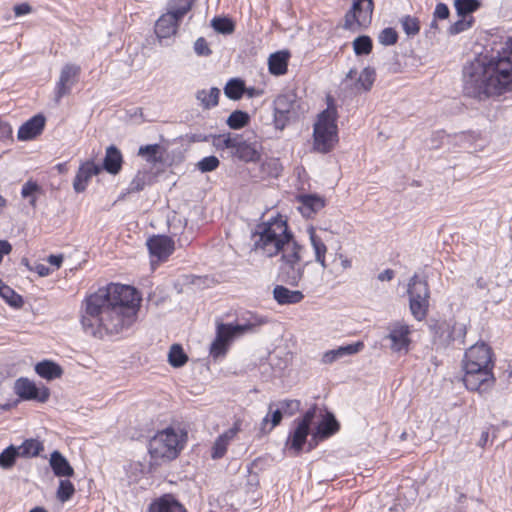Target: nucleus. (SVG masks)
Returning <instances> with one entry per match:
<instances>
[{"label":"nucleus","mask_w":512,"mask_h":512,"mask_svg":"<svg viewBox=\"0 0 512 512\" xmlns=\"http://www.w3.org/2000/svg\"><path fill=\"white\" fill-rule=\"evenodd\" d=\"M338 114L335 106L328 107L317 114L313 124V150L318 153L332 151L339 142Z\"/></svg>","instance_id":"7"},{"label":"nucleus","mask_w":512,"mask_h":512,"mask_svg":"<svg viewBox=\"0 0 512 512\" xmlns=\"http://www.w3.org/2000/svg\"><path fill=\"white\" fill-rule=\"evenodd\" d=\"M279 269L291 284H297L303 277L306 263L303 262V248L294 238L280 250Z\"/></svg>","instance_id":"9"},{"label":"nucleus","mask_w":512,"mask_h":512,"mask_svg":"<svg viewBox=\"0 0 512 512\" xmlns=\"http://www.w3.org/2000/svg\"><path fill=\"white\" fill-rule=\"evenodd\" d=\"M141 297L129 285L111 283L87 294L79 321L85 334L103 339L128 330L137 319Z\"/></svg>","instance_id":"1"},{"label":"nucleus","mask_w":512,"mask_h":512,"mask_svg":"<svg viewBox=\"0 0 512 512\" xmlns=\"http://www.w3.org/2000/svg\"><path fill=\"white\" fill-rule=\"evenodd\" d=\"M32 450V438L26 439L20 446L10 445L0 453V467L9 469L18 457L28 458Z\"/></svg>","instance_id":"16"},{"label":"nucleus","mask_w":512,"mask_h":512,"mask_svg":"<svg viewBox=\"0 0 512 512\" xmlns=\"http://www.w3.org/2000/svg\"><path fill=\"white\" fill-rule=\"evenodd\" d=\"M102 170V167L96 164L94 161L83 162L76 173L73 181V188L77 193L84 192L88 186L90 179L98 175Z\"/></svg>","instance_id":"19"},{"label":"nucleus","mask_w":512,"mask_h":512,"mask_svg":"<svg viewBox=\"0 0 512 512\" xmlns=\"http://www.w3.org/2000/svg\"><path fill=\"white\" fill-rule=\"evenodd\" d=\"M316 409H309L302 418L294 420L293 428L291 429L288 439L286 441V447L292 450L295 454L300 453L302 450L308 435L311 433V424L315 417Z\"/></svg>","instance_id":"11"},{"label":"nucleus","mask_w":512,"mask_h":512,"mask_svg":"<svg viewBox=\"0 0 512 512\" xmlns=\"http://www.w3.org/2000/svg\"><path fill=\"white\" fill-rule=\"evenodd\" d=\"M249 119L250 117L248 113L241 110H236L232 112L228 117L227 125L232 129H240L248 124Z\"/></svg>","instance_id":"42"},{"label":"nucleus","mask_w":512,"mask_h":512,"mask_svg":"<svg viewBox=\"0 0 512 512\" xmlns=\"http://www.w3.org/2000/svg\"><path fill=\"white\" fill-rule=\"evenodd\" d=\"M151 257L158 261L166 260L174 251V242L167 236H154L147 241ZM154 262V260H152Z\"/></svg>","instance_id":"17"},{"label":"nucleus","mask_w":512,"mask_h":512,"mask_svg":"<svg viewBox=\"0 0 512 512\" xmlns=\"http://www.w3.org/2000/svg\"><path fill=\"white\" fill-rule=\"evenodd\" d=\"M194 49H195V52L201 56H206L211 53V50L209 49L206 40L203 38H199L196 40V42L194 44Z\"/></svg>","instance_id":"56"},{"label":"nucleus","mask_w":512,"mask_h":512,"mask_svg":"<svg viewBox=\"0 0 512 512\" xmlns=\"http://www.w3.org/2000/svg\"><path fill=\"white\" fill-rule=\"evenodd\" d=\"M480 7V0H454V8L458 16H471Z\"/></svg>","instance_id":"40"},{"label":"nucleus","mask_w":512,"mask_h":512,"mask_svg":"<svg viewBox=\"0 0 512 512\" xmlns=\"http://www.w3.org/2000/svg\"><path fill=\"white\" fill-rule=\"evenodd\" d=\"M49 465L55 476L70 478L74 475V469L69 461L59 451H53L49 458Z\"/></svg>","instance_id":"27"},{"label":"nucleus","mask_w":512,"mask_h":512,"mask_svg":"<svg viewBox=\"0 0 512 512\" xmlns=\"http://www.w3.org/2000/svg\"><path fill=\"white\" fill-rule=\"evenodd\" d=\"M212 27L222 34H230L234 31V23L228 18H214Z\"/></svg>","instance_id":"49"},{"label":"nucleus","mask_w":512,"mask_h":512,"mask_svg":"<svg viewBox=\"0 0 512 512\" xmlns=\"http://www.w3.org/2000/svg\"><path fill=\"white\" fill-rule=\"evenodd\" d=\"M299 210L305 217H311L326 204L325 199L315 194H304L297 197Z\"/></svg>","instance_id":"24"},{"label":"nucleus","mask_w":512,"mask_h":512,"mask_svg":"<svg viewBox=\"0 0 512 512\" xmlns=\"http://www.w3.org/2000/svg\"><path fill=\"white\" fill-rule=\"evenodd\" d=\"M373 0H352L351 9L345 15V27L350 30L365 28L371 23Z\"/></svg>","instance_id":"12"},{"label":"nucleus","mask_w":512,"mask_h":512,"mask_svg":"<svg viewBox=\"0 0 512 512\" xmlns=\"http://www.w3.org/2000/svg\"><path fill=\"white\" fill-rule=\"evenodd\" d=\"M244 94L248 98H256L262 96L264 94V90L257 87H245Z\"/></svg>","instance_id":"62"},{"label":"nucleus","mask_w":512,"mask_h":512,"mask_svg":"<svg viewBox=\"0 0 512 512\" xmlns=\"http://www.w3.org/2000/svg\"><path fill=\"white\" fill-rule=\"evenodd\" d=\"M292 237L286 218L278 214L257 226L253 235V249L260 255L274 257Z\"/></svg>","instance_id":"5"},{"label":"nucleus","mask_w":512,"mask_h":512,"mask_svg":"<svg viewBox=\"0 0 512 512\" xmlns=\"http://www.w3.org/2000/svg\"><path fill=\"white\" fill-rule=\"evenodd\" d=\"M244 91V81L238 78L230 79L224 87V94L232 100H239L244 95Z\"/></svg>","instance_id":"38"},{"label":"nucleus","mask_w":512,"mask_h":512,"mask_svg":"<svg viewBox=\"0 0 512 512\" xmlns=\"http://www.w3.org/2000/svg\"><path fill=\"white\" fill-rule=\"evenodd\" d=\"M168 145L166 142L143 145L138 150V155L152 165L162 164L167 158Z\"/></svg>","instance_id":"21"},{"label":"nucleus","mask_w":512,"mask_h":512,"mask_svg":"<svg viewBox=\"0 0 512 512\" xmlns=\"http://www.w3.org/2000/svg\"><path fill=\"white\" fill-rule=\"evenodd\" d=\"M339 430V423L331 413L322 415V419L312 432V438L315 441L323 440L335 434Z\"/></svg>","instance_id":"25"},{"label":"nucleus","mask_w":512,"mask_h":512,"mask_svg":"<svg viewBox=\"0 0 512 512\" xmlns=\"http://www.w3.org/2000/svg\"><path fill=\"white\" fill-rule=\"evenodd\" d=\"M232 154L245 162H254L260 157L257 148L253 144L243 141L238 135Z\"/></svg>","instance_id":"29"},{"label":"nucleus","mask_w":512,"mask_h":512,"mask_svg":"<svg viewBox=\"0 0 512 512\" xmlns=\"http://www.w3.org/2000/svg\"><path fill=\"white\" fill-rule=\"evenodd\" d=\"M236 139L237 135H218L214 137L213 145L219 150L230 149L231 152H233L234 146L236 145Z\"/></svg>","instance_id":"45"},{"label":"nucleus","mask_w":512,"mask_h":512,"mask_svg":"<svg viewBox=\"0 0 512 512\" xmlns=\"http://www.w3.org/2000/svg\"><path fill=\"white\" fill-rule=\"evenodd\" d=\"M460 19L454 22L448 29L449 34L456 35L470 29L474 23L473 16H459Z\"/></svg>","instance_id":"43"},{"label":"nucleus","mask_w":512,"mask_h":512,"mask_svg":"<svg viewBox=\"0 0 512 512\" xmlns=\"http://www.w3.org/2000/svg\"><path fill=\"white\" fill-rule=\"evenodd\" d=\"M63 255L62 254H58V255H50L48 258H47V262L49 263V267L53 270V272L57 269H59L63 263Z\"/></svg>","instance_id":"59"},{"label":"nucleus","mask_w":512,"mask_h":512,"mask_svg":"<svg viewBox=\"0 0 512 512\" xmlns=\"http://www.w3.org/2000/svg\"><path fill=\"white\" fill-rule=\"evenodd\" d=\"M15 392L16 394L27 400L32 399V381L28 378H19L15 382Z\"/></svg>","instance_id":"44"},{"label":"nucleus","mask_w":512,"mask_h":512,"mask_svg":"<svg viewBox=\"0 0 512 512\" xmlns=\"http://www.w3.org/2000/svg\"><path fill=\"white\" fill-rule=\"evenodd\" d=\"M242 422L241 420H236L233 425L222 432L213 442L211 447V457L213 459L222 458L228 449L230 443L235 439L237 434L241 431Z\"/></svg>","instance_id":"15"},{"label":"nucleus","mask_w":512,"mask_h":512,"mask_svg":"<svg viewBox=\"0 0 512 512\" xmlns=\"http://www.w3.org/2000/svg\"><path fill=\"white\" fill-rule=\"evenodd\" d=\"M220 90L216 87L197 91L196 99L204 109H211L218 105Z\"/></svg>","instance_id":"34"},{"label":"nucleus","mask_w":512,"mask_h":512,"mask_svg":"<svg viewBox=\"0 0 512 512\" xmlns=\"http://www.w3.org/2000/svg\"><path fill=\"white\" fill-rule=\"evenodd\" d=\"M180 20L173 14L167 12L163 14L155 24V33L159 40L167 39L176 34L178 22Z\"/></svg>","instance_id":"23"},{"label":"nucleus","mask_w":512,"mask_h":512,"mask_svg":"<svg viewBox=\"0 0 512 512\" xmlns=\"http://www.w3.org/2000/svg\"><path fill=\"white\" fill-rule=\"evenodd\" d=\"M220 162L216 156H207L197 163V167L201 172H211L218 168Z\"/></svg>","instance_id":"50"},{"label":"nucleus","mask_w":512,"mask_h":512,"mask_svg":"<svg viewBox=\"0 0 512 512\" xmlns=\"http://www.w3.org/2000/svg\"><path fill=\"white\" fill-rule=\"evenodd\" d=\"M353 49L357 55H367L372 50V40L368 36H359L353 41Z\"/></svg>","instance_id":"46"},{"label":"nucleus","mask_w":512,"mask_h":512,"mask_svg":"<svg viewBox=\"0 0 512 512\" xmlns=\"http://www.w3.org/2000/svg\"><path fill=\"white\" fill-rule=\"evenodd\" d=\"M144 473V465L140 462H131L126 467V475L130 483H137Z\"/></svg>","instance_id":"47"},{"label":"nucleus","mask_w":512,"mask_h":512,"mask_svg":"<svg viewBox=\"0 0 512 512\" xmlns=\"http://www.w3.org/2000/svg\"><path fill=\"white\" fill-rule=\"evenodd\" d=\"M17 137L19 140L32 139V118L26 120V122L19 128Z\"/></svg>","instance_id":"53"},{"label":"nucleus","mask_w":512,"mask_h":512,"mask_svg":"<svg viewBox=\"0 0 512 512\" xmlns=\"http://www.w3.org/2000/svg\"><path fill=\"white\" fill-rule=\"evenodd\" d=\"M12 135V128L0 118V140L8 139Z\"/></svg>","instance_id":"60"},{"label":"nucleus","mask_w":512,"mask_h":512,"mask_svg":"<svg viewBox=\"0 0 512 512\" xmlns=\"http://www.w3.org/2000/svg\"><path fill=\"white\" fill-rule=\"evenodd\" d=\"M378 41L382 45H392L397 41V33L393 28H385L378 35Z\"/></svg>","instance_id":"51"},{"label":"nucleus","mask_w":512,"mask_h":512,"mask_svg":"<svg viewBox=\"0 0 512 512\" xmlns=\"http://www.w3.org/2000/svg\"><path fill=\"white\" fill-rule=\"evenodd\" d=\"M34 271L41 277L48 276L53 272V270L49 266L43 263L36 264L34 266Z\"/></svg>","instance_id":"61"},{"label":"nucleus","mask_w":512,"mask_h":512,"mask_svg":"<svg viewBox=\"0 0 512 512\" xmlns=\"http://www.w3.org/2000/svg\"><path fill=\"white\" fill-rule=\"evenodd\" d=\"M265 323H267V319L257 315H250V317L243 323H219L216 327V337L210 345V356L213 359L224 357L231 342L235 338L252 332L256 327L264 325Z\"/></svg>","instance_id":"8"},{"label":"nucleus","mask_w":512,"mask_h":512,"mask_svg":"<svg viewBox=\"0 0 512 512\" xmlns=\"http://www.w3.org/2000/svg\"><path fill=\"white\" fill-rule=\"evenodd\" d=\"M133 190H142L145 186L144 174H138L131 183Z\"/></svg>","instance_id":"64"},{"label":"nucleus","mask_w":512,"mask_h":512,"mask_svg":"<svg viewBox=\"0 0 512 512\" xmlns=\"http://www.w3.org/2000/svg\"><path fill=\"white\" fill-rule=\"evenodd\" d=\"M283 416L282 409L275 404H270L268 407V413L263 418L261 422V430L264 433H269L274 429L277 425L280 424Z\"/></svg>","instance_id":"32"},{"label":"nucleus","mask_w":512,"mask_h":512,"mask_svg":"<svg viewBox=\"0 0 512 512\" xmlns=\"http://www.w3.org/2000/svg\"><path fill=\"white\" fill-rule=\"evenodd\" d=\"M364 343L357 341L355 343L339 346L336 349L325 351L321 356V363L324 365L333 364L343 358L355 355L362 351Z\"/></svg>","instance_id":"18"},{"label":"nucleus","mask_w":512,"mask_h":512,"mask_svg":"<svg viewBox=\"0 0 512 512\" xmlns=\"http://www.w3.org/2000/svg\"><path fill=\"white\" fill-rule=\"evenodd\" d=\"M438 333L443 341L450 342L463 338L466 334V326L454 319L444 321L438 326Z\"/></svg>","instance_id":"26"},{"label":"nucleus","mask_w":512,"mask_h":512,"mask_svg":"<svg viewBox=\"0 0 512 512\" xmlns=\"http://www.w3.org/2000/svg\"><path fill=\"white\" fill-rule=\"evenodd\" d=\"M289 57V52L285 50L271 54L268 58L269 72L276 76L285 74L287 72Z\"/></svg>","instance_id":"31"},{"label":"nucleus","mask_w":512,"mask_h":512,"mask_svg":"<svg viewBox=\"0 0 512 512\" xmlns=\"http://www.w3.org/2000/svg\"><path fill=\"white\" fill-rule=\"evenodd\" d=\"M262 170L264 173H267L271 176H277L278 175V162L274 159L268 160L261 165Z\"/></svg>","instance_id":"55"},{"label":"nucleus","mask_w":512,"mask_h":512,"mask_svg":"<svg viewBox=\"0 0 512 512\" xmlns=\"http://www.w3.org/2000/svg\"><path fill=\"white\" fill-rule=\"evenodd\" d=\"M434 19H447L450 15L449 8L444 3H438L434 10Z\"/></svg>","instance_id":"57"},{"label":"nucleus","mask_w":512,"mask_h":512,"mask_svg":"<svg viewBox=\"0 0 512 512\" xmlns=\"http://www.w3.org/2000/svg\"><path fill=\"white\" fill-rule=\"evenodd\" d=\"M284 412H289L293 414L295 411L299 409L300 402L298 400H284L277 404Z\"/></svg>","instance_id":"54"},{"label":"nucleus","mask_w":512,"mask_h":512,"mask_svg":"<svg viewBox=\"0 0 512 512\" xmlns=\"http://www.w3.org/2000/svg\"><path fill=\"white\" fill-rule=\"evenodd\" d=\"M275 121L277 125L281 121V117L289 114L294 107V101L290 95H280L274 101Z\"/></svg>","instance_id":"35"},{"label":"nucleus","mask_w":512,"mask_h":512,"mask_svg":"<svg viewBox=\"0 0 512 512\" xmlns=\"http://www.w3.org/2000/svg\"><path fill=\"white\" fill-rule=\"evenodd\" d=\"M34 371L40 378L47 382L60 379L64 373L63 367L59 363L48 359L36 363L34 365Z\"/></svg>","instance_id":"22"},{"label":"nucleus","mask_w":512,"mask_h":512,"mask_svg":"<svg viewBox=\"0 0 512 512\" xmlns=\"http://www.w3.org/2000/svg\"><path fill=\"white\" fill-rule=\"evenodd\" d=\"M401 25H402L404 32L408 36H414V35L418 34L420 31L419 21L415 17L405 16L401 20Z\"/></svg>","instance_id":"48"},{"label":"nucleus","mask_w":512,"mask_h":512,"mask_svg":"<svg viewBox=\"0 0 512 512\" xmlns=\"http://www.w3.org/2000/svg\"><path fill=\"white\" fill-rule=\"evenodd\" d=\"M30 11H31V6L28 3H22V4L16 5L14 7V12H15L16 16H22V15L28 14V13H30Z\"/></svg>","instance_id":"63"},{"label":"nucleus","mask_w":512,"mask_h":512,"mask_svg":"<svg viewBox=\"0 0 512 512\" xmlns=\"http://www.w3.org/2000/svg\"><path fill=\"white\" fill-rule=\"evenodd\" d=\"M374 81L375 71L370 67H365L361 71L351 69L345 78L347 85L357 93L369 91Z\"/></svg>","instance_id":"14"},{"label":"nucleus","mask_w":512,"mask_h":512,"mask_svg":"<svg viewBox=\"0 0 512 512\" xmlns=\"http://www.w3.org/2000/svg\"><path fill=\"white\" fill-rule=\"evenodd\" d=\"M187 432L181 428L167 427L158 431L149 441V453L156 462L175 459L186 445Z\"/></svg>","instance_id":"6"},{"label":"nucleus","mask_w":512,"mask_h":512,"mask_svg":"<svg viewBox=\"0 0 512 512\" xmlns=\"http://www.w3.org/2000/svg\"><path fill=\"white\" fill-rule=\"evenodd\" d=\"M409 309L413 318L422 321L429 310L430 292L425 280L413 276L408 283Z\"/></svg>","instance_id":"10"},{"label":"nucleus","mask_w":512,"mask_h":512,"mask_svg":"<svg viewBox=\"0 0 512 512\" xmlns=\"http://www.w3.org/2000/svg\"><path fill=\"white\" fill-rule=\"evenodd\" d=\"M167 360L172 367L180 368L188 362V355L180 344H173L169 348Z\"/></svg>","instance_id":"36"},{"label":"nucleus","mask_w":512,"mask_h":512,"mask_svg":"<svg viewBox=\"0 0 512 512\" xmlns=\"http://www.w3.org/2000/svg\"><path fill=\"white\" fill-rule=\"evenodd\" d=\"M79 71V67L75 65H66L63 67L55 88V96L57 100L61 99L71 91L77 81Z\"/></svg>","instance_id":"20"},{"label":"nucleus","mask_w":512,"mask_h":512,"mask_svg":"<svg viewBox=\"0 0 512 512\" xmlns=\"http://www.w3.org/2000/svg\"><path fill=\"white\" fill-rule=\"evenodd\" d=\"M195 0H170L168 3V11L176 18L181 20L185 14L192 8Z\"/></svg>","instance_id":"39"},{"label":"nucleus","mask_w":512,"mask_h":512,"mask_svg":"<svg viewBox=\"0 0 512 512\" xmlns=\"http://www.w3.org/2000/svg\"><path fill=\"white\" fill-rule=\"evenodd\" d=\"M151 512H186L185 508L171 496H164L152 503Z\"/></svg>","instance_id":"33"},{"label":"nucleus","mask_w":512,"mask_h":512,"mask_svg":"<svg viewBox=\"0 0 512 512\" xmlns=\"http://www.w3.org/2000/svg\"><path fill=\"white\" fill-rule=\"evenodd\" d=\"M49 397L50 389L46 385L34 383V401L45 403L48 401Z\"/></svg>","instance_id":"52"},{"label":"nucleus","mask_w":512,"mask_h":512,"mask_svg":"<svg viewBox=\"0 0 512 512\" xmlns=\"http://www.w3.org/2000/svg\"><path fill=\"white\" fill-rule=\"evenodd\" d=\"M305 233L308 237L313 259L321 267L324 274L332 278H338L352 269L353 258L341 245L333 249V261H329L326 240L327 234L333 233L329 227L308 225Z\"/></svg>","instance_id":"4"},{"label":"nucleus","mask_w":512,"mask_h":512,"mask_svg":"<svg viewBox=\"0 0 512 512\" xmlns=\"http://www.w3.org/2000/svg\"><path fill=\"white\" fill-rule=\"evenodd\" d=\"M512 90V37L489 61L477 58L463 68V91L479 100Z\"/></svg>","instance_id":"2"},{"label":"nucleus","mask_w":512,"mask_h":512,"mask_svg":"<svg viewBox=\"0 0 512 512\" xmlns=\"http://www.w3.org/2000/svg\"><path fill=\"white\" fill-rule=\"evenodd\" d=\"M494 353L484 342L470 346L462 359L463 383L470 391L484 392L495 382Z\"/></svg>","instance_id":"3"},{"label":"nucleus","mask_w":512,"mask_h":512,"mask_svg":"<svg viewBox=\"0 0 512 512\" xmlns=\"http://www.w3.org/2000/svg\"><path fill=\"white\" fill-rule=\"evenodd\" d=\"M412 328L403 321H396L388 327L387 338L390 340V349L395 353L407 354L411 345Z\"/></svg>","instance_id":"13"},{"label":"nucleus","mask_w":512,"mask_h":512,"mask_svg":"<svg viewBox=\"0 0 512 512\" xmlns=\"http://www.w3.org/2000/svg\"><path fill=\"white\" fill-rule=\"evenodd\" d=\"M0 296L14 308H20L23 305L22 297L6 284L0 288Z\"/></svg>","instance_id":"41"},{"label":"nucleus","mask_w":512,"mask_h":512,"mask_svg":"<svg viewBox=\"0 0 512 512\" xmlns=\"http://www.w3.org/2000/svg\"><path fill=\"white\" fill-rule=\"evenodd\" d=\"M75 492V486L69 478L60 479L55 492L56 499L64 504L73 498Z\"/></svg>","instance_id":"37"},{"label":"nucleus","mask_w":512,"mask_h":512,"mask_svg":"<svg viewBox=\"0 0 512 512\" xmlns=\"http://www.w3.org/2000/svg\"><path fill=\"white\" fill-rule=\"evenodd\" d=\"M123 158L121 152L115 146L106 149L103 169L112 175H116L122 168Z\"/></svg>","instance_id":"30"},{"label":"nucleus","mask_w":512,"mask_h":512,"mask_svg":"<svg viewBox=\"0 0 512 512\" xmlns=\"http://www.w3.org/2000/svg\"><path fill=\"white\" fill-rule=\"evenodd\" d=\"M45 123L46 119L42 114L34 116V137L42 133Z\"/></svg>","instance_id":"58"},{"label":"nucleus","mask_w":512,"mask_h":512,"mask_svg":"<svg viewBox=\"0 0 512 512\" xmlns=\"http://www.w3.org/2000/svg\"><path fill=\"white\" fill-rule=\"evenodd\" d=\"M273 297L279 305H290L301 302L304 295L299 290H290L282 285H277L273 289Z\"/></svg>","instance_id":"28"}]
</instances>
